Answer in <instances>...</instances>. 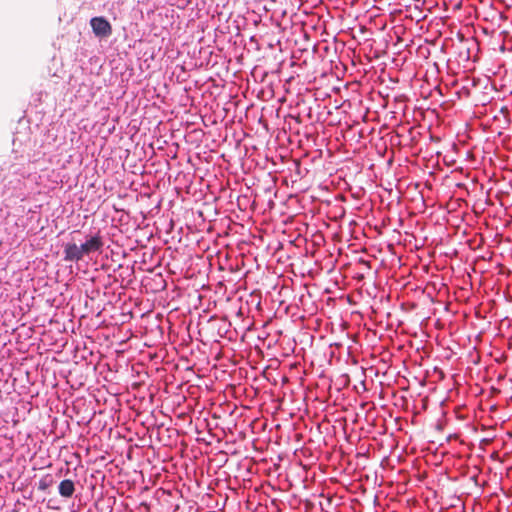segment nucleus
Listing matches in <instances>:
<instances>
[{
  "mask_svg": "<svg viewBox=\"0 0 512 512\" xmlns=\"http://www.w3.org/2000/svg\"><path fill=\"white\" fill-rule=\"evenodd\" d=\"M103 246L102 238L99 235H96L89 240H87L85 243L80 245V249L83 253V255H87L91 252L99 251Z\"/></svg>",
  "mask_w": 512,
  "mask_h": 512,
  "instance_id": "2",
  "label": "nucleus"
},
{
  "mask_svg": "<svg viewBox=\"0 0 512 512\" xmlns=\"http://www.w3.org/2000/svg\"><path fill=\"white\" fill-rule=\"evenodd\" d=\"M64 259L66 261H79L83 258V253L80 249V246H77L74 243H69L65 246L64 249Z\"/></svg>",
  "mask_w": 512,
  "mask_h": 512,
  "instance_id": "3",
  "label": "nucleus"
},
{
  "mask_svg": "<svg viewBox=\"0 0 512 512\" xmlns=\"http://www.w3.org/2000/svg\"><path fill=\"white\" fill-rule=\"evenodd\" d=\"M53 485V478L51 475L44 476L38 484V489L41 491H46L50 486Z\"/></svg>",
  "mask_w": 512,
  "mask_h": 512,
  "instance_id": "5",
  "label": "nucleus"
},
{
  "mask_svg": "<svg viewBox=\"0 0 512 512\" xmlns=\"http://www.w3.org/2000/svg\"><path fill=\"white\" fill-rule=\"evenodd\" d=\"M90 25L92 28L93 33L100 38H106L109 37L112 34V26L109 23V21L102 17H93L90 20Z\"/></svg>",
  "mask_w": 512,
  "mask_h": 512,
  "instance_id": "1",
  "label": "nucleus"
},
{
  "mask_svg": "<svg viewBox=\"0 0 512 512\" xmlns=\"http://www.w3.org/2000/svg\"><path fill=\"white\" fill-rule=\"evenodd\" d=\"M59 494L64 498H70L75 492V484L70 479H65L58 486Z\"/></svg>",
  "mask_w": 512,
  "mask_h": 512,
  "instance_id": "4",
  "label": "nucleus"
}]
</instances>
